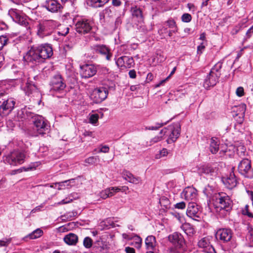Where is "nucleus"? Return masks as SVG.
I'll list each match as a JSON object with an SVG mask.
<instances>
[{
  "label": "nucleus",
  "instance_id": "nucleus-25",
  "mask_svg": "<svg viewBox=\"0 0 253 253\" xmlns=\"http://www.w3.org/2000/svg\"><path fill=\"white\" fill-rule=\"evenodd\" d=\"M146 249L148 250L154 251L157 245L155 237L152 235L148 236L145 241Z\"/></svg>",
  "mask_w": 253,
  "mask_h": 253
},
{
  "label": "nucleus",
  "instance_id": "nucleus-62",
  "mask_svg": "<svg viewBox=\"0 0 253 253\" xmlns=\"http://www.w3.org/2000/svg\"><path fill=\"white\" fill-rule=\"evenodd\" d=\"M129 76L130 78L134 79L136 78V72L134 70H130L128 73Z\"/></svg>",
  "mask_w": 253,
  "mask_h": 253
},
{
  "label": "nucleus",
  "instance_id": "nucleus-12",
  "mask_svg": "<svg viewBox=\"0 0 253 253\" xmlns=\"http://www.w3.org/2000/svg\"><path fill=\"white\" fill-rule=\"evenodd\" d=\"M23 59L27 62H31L33 64L42 62L36 46H32L23 56Z\"/></svg>",
  "mask_w": 253,
  "mask_h": 253
},
{
  "label": "nucleus",
  "instance_id": "nucleus-34",
  "mask_svg": "<svg viewBox=\"0 0 253 253\" xmlns=\"http://www.w3.org/2000/svg\"><path fill=\"white\" fill-rule=\"evenodd\" d=\"M5 161L9 165L15 166L16 165V152L13 151L8 155Z\"/></svg>",
  "mask_w": 253,
  "mask_h": 253
},
{
  "label": "nucleus",
  "instance_id": "nucleus-29",
  "mask_svg": "<svg viewBox=\"0 0 253 253\" xmlns=\"http://www.w3.org/2000/svg\"><path fill=\"white\" fill-rule=\"evenodd\" d=\"M219 142L217 138L212 137L210 140V151L212 154H216L219 150Z\"/></svg>",
  "mask_w": 253,
  "mask_h": 253
},
{
  "label": "nucleus",
  "instance_id": "nucleus-2",
  "mask_svg": "<svg viewBox=\"0 0 253 253\" xmlns=\"http://www.w3.org/2000/svg\"><path fill=\"white\" fill-rule=\"evenodd\" d=\"M59 25V23L55 20H43L37 26V35L42 38L49 36Z\"/></svg>",
  "mask_w": 253,
  "mask_h": 253
},
{
  "label": "nucleus",
  "instance_id": "nucleus-24",
  "mask_svg": "<svg viewBox=\"0 0 253 253\" xmlns=\"http://www.w3.org/2000/svg\"><path fill=\"white\" fill-rule=\"evenodd\" d=\"M121 188L119 187H112L102 191L100 193V196L103 199H106L108 197L113 196L115 193L120 191Z\"/></svg>",
  "mask_w": 253,
  "mask_h": 253
},
{
  "label": "nucleus",
  "instance_id": "nucleus-27",
  "mask_svg": "<svg viewBox=\"0 0 253 253\" xmlns=\"http://www.w3.org/2000/svg\"><path fill=\"white\" fill-rule=\"evenodd\" d=\"M110 0H88L87 4L93 8H98L103 7Z\"/></svg>",
  "mask_w": 253,
  "mask_h": 253
},
{
  "label": "nucleus",
  "instance_id": "nucleus-44",
  "mask_svg": "<svg viewBox=\"0 0 253 253\" xmlns=\"http://www.w3.org/2000/svg\"><path fill=\"white\" fill-rule=\"evenodd\" d=\"M73 198H71V196L70 195L69 196V197L62 200L61 201L57 203H55L54 206L70 203L73 201Z\"/></svg>",
  "mask_w": 253,
  "mask_h": 253
},
{
  "label": "nucleus",
  "instance_id": "nucleus-50",
  "mask_svg": "<svg viewBox=\"0 0 253 253\" xmlns=\"http://www.w3.org/2000/svg\"><path fill=\"white\" fill-rule=\"evenodd\" d=\"M192 16L189 13H184L181 16V20L184 22H189L191 21Z\"/></svg>",
  "mask_w": 253,
  "mask_h": 253
},
{
  "label": "nucleus",
  "instance_id": "nucleus-5",
  "mask_svg": "<svg viewBox=\"0 0 253 253\" xmlns=\"http://www.w3.org/2000/svg\"><path fill=\"white\" fill-rule=\"evenodd\" d=\"M111 238L110 235H102L94 243L92 251L95 253H107L110 245L109 239Z\"/></svg>",
  "mask_w": 253,
  "mask_h": 253
},
{
  "label": "nucleus",
  "instance_id": "nucleus-10",
  "mask_svg": "<svg viewBox=\"0 0 253 253\" xmlns=\"http://www.w3.org/2000/svg\"><path fill=\"white\" fill-rule=\"evenodd\" d=\"M186 214L188 216L196 221H200L201 219V207L196 202L192 201L188 205Z\"/></svg>",
  "mask_w": 253,
  "mask_h": 253
},
{
  "label": "nucleus",
  "instance_id": "nucleus-4",
  "mask_svg": "<svg viewBox=\"0 0 253 253\" xmlns=\"http://www.w3.org/2000/svg\"><path fill=\"white\" fill-rule=\"evenodd\" d=\"M180 126L176 123L162 129L160 132V134L167 135L168 137L167 142L168 144H170L176 141L180 135Z\"/></svg>",
  "mask_w": 253,
  "mask_h": 253
},
{
  "label": "nucleus",
  "instance_id": "nucleus-40",
  "mask_svg": "<svg viewBox=\"0 0 253 253\" xmlns=\"http://www.w3.org/2000/svg\"><path fill=\"white\" fill-rule=\"evenodd\" d=\"M83 244L85 248L89 249L92 246V240L89 237H86L84 240Z\"/></svg>",
  "mask_w": 253,
  "mask_h": 253
},
{
  "label": "nucleus",
  "instance_id": "nucleus-28",
  "mask_svg": "<svg viewBox=\"0 0 253 253\" xmlns=\"http://www.w3.org/2000/svg\"><path fill=\"white\" fill-rule=\"evenodd\" d=\"M64 241L69 245H75L78 242V237L76 234L70 233L64 237Z\"/></svg>",
  "mask_w": 253,
  "mask_h": 253
},
{
  "label": "nucleus",
  "instance_id": "nucleus-22",
  "mask_svg": "<svg viewBox=\"0 0 253 253\" xmlns=\"http://www.w3.org/2000/svg\"><path fill=\"white\" fill-rule=\"evenodd\" d=\"M130 11L134 19L140 23L143 21L144 16L142 8L137 6H132L131 8Z\"/></svg>",
  "mask_w": 253,
  "mask_h": 253
},
{
  "label": "nucleus",
  "instance_id": "nucleus-6",
  "mask_svg": "<svg viewBox=\"0 0 253 253\" xmlns=\"http://www.w3.org/2000/svg\"><path fill=\"white\" fill-rule=\"evenodd\" d=\"M238 170L241 175L245 177L250 178L253 177L252 162L248 159H243L240 162L238 166Z\"/></svg>",
  "mask_w": 253,
  "mask_h": 253
},
{
  "label": "nucleus",
  "instance_id": "nucleus-19",
  "mask_svg": "<svg viewBox=\"0 0 253 253\" xmlns=\"http://www.w3.org/2000/svg\"><path fill=\"white\" fill-rule=\"evenodd\" d=\"M44 7L51 12H57L62 8L61 4L57 0H46Z\"/></svg>",
  "mask_w": 253,
  "mask_h": 253
},
{
  "label": "nucleus",
  "instance_id": "nucleus-14",
  "mask_svg": "<svg viewBox=\"0 0 253 253\" xmlns=\"http://www.w3.org/2000/svg\"><path fill=\"white\" fill-rule=\"evenodd\" d=\"M15 101L13 98H8L6 100L2 101L0 105V116H6L14 109Z\"/></svg>",
  "mask_w": 253,
  "mask_h": 253
},
{
  "label": "nucleus",
  "instance_id": "nucleus-52",
  "mask_svg": "<svg viewBox=\"0 0 253 253\" xmlns=\"http://www.w3.org/2000/svg\"><path fill=\"white\" fill-rule=\"evenodd\" d=\"M7 41V39L6 37L4 36H0V50L6 44Z\"/></svg>",
  "mask_w": 253,
  "mask_h": 253
},
{
  "label": "nucleus",
  "instance_id": "nucleus-30",
  "mask_svg": "<svg viewBox=\"0 0 253 253\" xmlns=\"http://www.w3.org/2000/svg\"><path fill=\"white\" fill-rule=\"evenodd\" d=\"M123 177L125 179L127 180L129 182L134 184H138L141 181L140 177L134 176L132 173L128 171L126 172L124 174Z\"/></svg>",
  "mask_w": 253,
  "mask_h": 253
},
{
  "label": "nucleus",
  "instance_id": "nucleus-32",
  "mask_svg": "<svg viewBox=\"0 0 253 253\" xmlns=\"http://www.w3.org/2000/svg\"><path fill=\"white\" fill-rule=\"evenodd\" d=\"M184 232L189 236H191L195 233V230L193 226L189 223H184L181 226Z\"/></svg>",
  "mask_w": 253,
  "mask_h": 253
},
{
  "label": "nucleus",
  "instance_id": "nucleus-31",
  "mask_svg": "<svg viewBox=\"0 0 253 253\" xmlns=\"http://www.w3.org/2000/svg\"><path fill=\"white\" fill-rule=\"evenodd\" d=\"M185 246L172 245L168 248L167 253H184Z\"/></svg>",
  "mask_w": 253,
  "mask_h": 253
},
{
  "label": "nucleus",
  "instance_id": "nucleus-59",
  "mask_svg": "<svg viewBox=\"0 0 253 253\" xmlns=\"http://www.w3.org/2000/svg\"><path fill=\"white\" fill-rule=\"evenodd\" d=\"M185 207L186 204L184 202L177 203L174 205L175 208L181 210L185 209Z\"/></svg>",
  "mask_w": 253,
  "mask_h": 253
},
{
  "label": "nucleus",
  "instance_id": "nucleus-23",
  "mask_svg": "<svg viewBox=\"0 0 253 253\" xmlns=\"http://www.w3.org/2000/svg\"><path fill=\"white\" fill-rule=\"evenodd\" d=\"M212 240V237L211 236H207L202 238L198 242V247L202 249V252H204V251L208 250L211 248H212V246L211 244V240Z\"/></svg>",
  "mask_w": 253,
  "mask_h": 253
},
{
  "label": "nucleus",
  "instance_id": "nucleus-13",
  "mask_svg": "<svg viewBox=\"0 0 253 253\" xmlns=\"http://www.w3.org/2000/svg\"><path fill=\"white\" fill-rule=\"evenodd\" d=\"M76 31L81 34L88 33L92 29L90 21L85 19H82L77 21L76 24Z\"/></svg>",
  "mask_w": 253,
  "mask_h": 253
},
{
  "label": "nucleus",
  "instance_id": "nucleus-17",
  "mask_svg": "<svg viewBox=\"0 0 253 253\" xmlns=\"http://www.w3.org/2000/svg\"><path fill=\"white\" fill-rule=\"evenodd\" d=\"M169 241L172 245L185 246V241L183 236L177 232H174L168 236Z\"/></svg>",
  "mask_w": 253,
  "mask_h": 253
},
{
  "label": "nucleus",
  "instance_id": "nucleus-41",
  "mask_svg": "<svg viewBox=\"0 0 253 253\" xmlns=\"http://www.w3.org/2000/svg\"><path fill=\"white\" fill-rule=\"evenodd\" d=\"M16 120L14 119H9L6 123L7 127L11 130H14L15 126Z\"/></svg>",
  "mask_w": 253,
  "mask_h": 253
},
{
  "label": "nucleus",
  "instance_id": "nucleus-55",
  "mask_svg": "<svg viewBox=\"0 0 253 253\" xmlns=\"http://www.w3.org/2000/svg\"><path fill=\"white\" fill-rule=\"evenodd\" d=\"M236 95L239 97L243 96L244 95V89L243 87H238L236 91Z\"/></svg>",
  "mask_w": 253,
  "mask_h": 253
},
{
  "label": "nucleus",
  "instance_id": "nucleus-51",
  "mask_svg": "<svg viewBox=\"0 0 253 253\" xmlns=\"http://www.w3.org/2000/svg\"><path fill=\"white\" fill-rule=\"evenodd\" d=\"M243 214L244 215H248L249 217H251V222L253 221V214L252 213L250 212L249 211V206L246 205L245 209L243 210Z\"/></svg>",
  "mask_w": 253,
  "mask_h": 253
},
{
  "label": "nucleus",
  "instance_id": "nucleus-39",
  "mask_svg": "<svg viewBox=\"0 0 253 253\" xmlns=\"http://www.w3.org/2000/svg\"><path fill=\"white\" fill-rule=\"evenodd\" d=\"M172 118L170 119L169 120L167 121L164 123H157L154 126H148L146 127V129L148 130H157L158 128L161 127L163 126L166 125L168 123H169L170 121H171Z\"/></svg>",
  "mask_w": 253,
  "mask_h": 253
},
{
  "label": "nucleus",
  "instance_id": "nucleus-57",
  "mask_svg": "<svg viewBox=\"0 0 253 253\" xmlns=\"http://www.w3.org/2000/svg\"><path fill=\"white\" fill-rule=\"evenodd\" d=\"M175 70H176V67H174L172 71L171 72L170 75L165 80H163L162 81H161L158 84H157L156 85V87H159L161 85H162V84H163L164 83L166 82V81H167L170 77V76L172 75L173 74H174V73L175 72Z\"/></svg>",
  "mask_w": 253,
  "mask_h": 253
},
{
  "label": "nucleus",
  "instance_id": "nucleus-18",
  "mask_svg": "<svg viewBox=\"0 0 253 253\" xmlns=\"http://www.w3.org/2000/svg\"><path fill=\"white\" fill-rule=\"evenodd\" d=\"M93 50L96 52L105 56L107 60H110L112 54L110 49L105 45L96 44L93 46Z\"/></svg>",
  "mask_w": 253,
  "mask_h": 253
},
{
  "label": "nucleus",
  "instance_id": "nucleus-11",
  "mask_svg": "<svg viewBox=\"0 0 253 253\" xmlns=\"http://www.w3.org/2000/svg\"><path fill=\"white\" fill-rule=\"evenodd\" d=\"M108 93L106 88H95L90 95V98L94 103H100L107 98Z\"/></svg>",
  "mask_w": 253,
  "mask_h": 253
},
{
  "label": "nucleus",
  "instance_id": "nucleus-42",
  "mask_svg": "<svg viewBox=\"0 0 253 253\" xmlns=\"http://www.w3.org/2000/svg\"><path fill=\"white\" fill-rule=\"evenodd\" d=\"M164 25H165L167 27H168L170 29H178L177 26H176L175 22L172 19H170L164 23Z\"/></svg>",
  "mask_w": 253,
  "mask_h": 253
},
{
  "label": "nucleus",
  "instance_id": "nucleus-21",
  "mask_svg": "<svg viewBox=\"0 0 253 253\" xmlns=\"http://www.w3.org/2000/svg\"><path fill=\"white\" fill-rule=\"evenodd\" d=\"M197 196L196 190L192 187L186 188L182 193V196L186 200L195 201Z\"/></svg>",
  "mask_w": 253,
  "mask_h": 253
},
{
  "label": "nucleus",
  "instance_id": "nucleus-33",
  "mask_svg": "<svg viewBox=\"0 0 253 253\" xmlns=\"http://www.w3.org/2000/svg\"><path fill=\"white\" fill-rule=\"evenodd\" d=\"M198 172L201 174H207L213 172V169L209 165H202L198 168Z\"/></svg>",
  "mask_w": 253,
  "mask_h": 253
},
{
  "label": "nucleus",
  "instance_id": "nucleus-8",
  "mask_svg": "<svg viewBox=\"0 0 253 253\" xmlns=\"http://www.w3.org/2000/svg\"><path fill=\"white\" fill-rule=\"evenodd\" d=\"M34 125V129L36 131L35 135L39 134L43 135L46 133V131L48 130V125L44 120V118L41 116H38L35 117L33 121Z\"/></svg>",
  "mask_w": 253,
  "mask_h": 253
},
{
  "label": "nucleus",
  "instance_id": "nucleus-61",
  "mask_svg": "<svg viewBox=\"0 0 253 253\" xmlns=\"http://www.w3.org/2000/svg\"><path fill=\"white\" fill-rule=\"evenodd\" d=\"M122 3L121 0H112V4L116 7L120 6Z\"/></svg>",
  "mask_w": 253,
  "mask_h": 253
},
{
  "label": "nucleus",
  "instance_id": "nucleus-63",
  "mask_svg": "<svg viewBox=\"0 0 253 253\" xmlns=\"http://www.w3.org/2000/svg\"><path fill=\"white\" fill-rule=\"evenodd\" d=\"M125 251L126 253H135V250L133 248L129 247L126 248Z\"/></svg>",
  "mask_w": 253,
  "mask_h": 253
},
{
  "label": "nucleus",
  "instance_id": "nucleus-49",
  "mask_svg": "<svg viewBox=\"0 0 253 253\" xmlns=\"http://www.w3.org/2000/svg\"><path fill=\"white\" fill-rule=\"evenodd\" d=\"M117 65L121 68H125L124 56L119 57L116 61Z\"/></svg>",
  "mask_w": 253,
  "mask_h": 253
},
{
  "label": "nucleus",
  "instance_id": "nucleus-60",
  "mask_svg": "<svg viewBox=\"0 0 253 253\" xmlns=\"http://www.w3.org/2000/svg\"><path fill=\"white\" fill-rule=\"evenodd\" d=\"M44 204L42 203L41 205H40V206L36 207L35 208H34V209H33L31 211V213H34L37 211H40L41 210V209L44 207Z\"/></svg>",
  "mask_w": 253,
  "mask_h": 253
},
{
  "label": "nucleus",
  "instance_id": "nucleus-58",
  "mask_svg": "<svg viewBox=\"0 0 253 253\" xmlns=\"http://www.w3.org/2000/svg\"><path fill=\"white\" fill-rule=\"evenodd\" d=\"M135 247L139 249L141 246L142 239L139 236H136L135 238Z\"/></svg>",
  "mask_w": 253,
  "mask_h": 253
},
{
  "label": "nucleus",
  "instance_id": "nucleus-15",
  "mask_svg": "<svg viewBox=\"0 0 253 253\" xmlns=\"http://www.w3.org/2000/svg\"><path fill=\"white\" fill-rule=\"evenodd\" d=\"M38 52H39L40 56L42 62L47 58L50 57L53 54V50L51 46L49 44H45L36 46Z\"/></svg>",
  "mask_w": 253,
  "mask_h": 253
},
{
  "label": "nucleus",
  "instance_id": "nucleus-7",
  "mask_svg": "<svg viewBox=\"0 0 253 253\" xmlns=\"http://www.w3.org/2000/svg\"><path fill=\"white\" fill-rule=\"evenodd\" d=\"M221 68V65L211 69L210 73L205 80L203 85L206 89H209L211 86L215 85L218 82L219 77V69Z\"/></svg>",
  "mask_w": 253,
  "mask_h": 253
},
{
  "label": "nucleus",
  "instance_id": "nucleus-64",
  "mask_svg": "<svg viewBox=\"0 0 253 253\" xmlns=\"http://www.w3.org/2000/svg\"><path fill=\"white\" fill-rule=\"evenodd\" d=\"M252 33H253V25L248 30L246 33V35L248 38H250Z\"/></svg>",
  "mask_w": 253,
  "mask_h": 253
},
{
  "label": "nucleus",
  "instance_id": "nucleus-16",
  "mask_svg": "<svg viewBox=\"0 0 253 253\" xmlns=\"http://www.w3.org/2000/svg\"><path fill=\"white\" fill-rule=\"evenodd\" d=\"M96 68L93 65L85 64L81 67V75L82 78H88L96 73Z\"/></svg>",
  "mask_w": 253,
  "mask_h": 253
},
{
  "label": "nucleus",
  "instance_id": "nucleus-48",
  "mask_svg": "<svg viewBox=\"0 0 253 253\" xmlns=\"http://www.w3.org/2000/svg\"><path fill=\"white\" fill-rule=\"evenodd\" d=\"M168 154V151L167 149L163 148L161 150L159 154L156 155L155 158L156 159H160L162 157L166 156Z\"/></svg>",
  "mask_w": 253,
  "mask_h": 253
},
{
  "label": "nucleus",
  "instance_id": "nucleus-54",
  "mask_svg": "<svg viewBox=\"0 0 253 253\" xmlns=\"http://www.w3.org/2000/svg\"><path fill=\"white\" fill-rule=\"evenodd\" d=\"M8 15L14 21L16 18V9L13 8L10 9L8 11Z\"/></svg>",
  "mask_w": 253,
  "mask_h": 253
},
{
  "label": "nucleus",
  "instance_id": "nucleus-1",
  "mask_svg": "<svg viewBox=\"0 0 253 253\" xmlns=\"http://www.w3.org/2000/svg\"><path fill=\"white\" fill-rule=\"evenodd\" d=\"M232 231L229 229H220L216 232V238L223 244L224 250L230 251L236 248L237 244L232 238Z\"/></svg>",
  "mask_w": 253,
  "mask_h": 253
},
{
  "label": "nucleus",
  "instance_id": "nucleus-53",
  "mask_svg": "<svg viewBox=\"0 0 253 253\" xmlns=\"http://www.w3.org/2000/svg\"><path fill=\"white\" fill-rule=\"evenodd\" d=\"M168 32L167 27L164 24L158 30V33L161 36H164L165 34L168 33Z\"/></svg>",
  "mask_w": 253,
  "mask_h": 253
},
{
  "label": "nucleus",
  "instance_id": "nucleus-37",
  "mask_svg": "<svg viewBox=\"0 0 253 253\" xmlns=\"http://www.w3.org/2000/svg\"><path fill=\"white\" fill-rule=\"evenodd\" d=\"M42 234V230L38 228L34 230L31 234H29L28 237L31 239H35L40 237Z\"/></svg>",
  "mask_w": 253,
  "mask_h": 253
},
{
  "label": "nucleus",
  "instance_id": "nucleus-26",
  "mask_svg": "<svg viewBox=\"0 0 253 253\" xmlns=\"http://www.w3.org/2000/svg\"><path fill=\"white\" fill-rule=\"evenodd\" d=\"M115 9L111 6L106 7L99 14L100 18H112L115 15Z\"/></svg>",
  "mask_w": 253,
  "mask_h": 253
},
{
  "label": "nucleus",
  "instance_id": "nucleus-3",
  "mask_svg": "<svg viewBox=\"0 0 253 253\" xmlns=\"http://www.w3.org/2000/svg\"><path fill=\"white\" fill-rule=\"evenodd\" d=\"M215 203L217 210L228 213L232 208L233 202L231 198L226 193H218L215 196Z\"/></svg>",
  "mask_w": 253,
  "mask_h": 253
},
{
  "label": "nucleus",
  "instance_id": "nucleus-43",
  "mask_svg": "<svg viewBox=\"0 0 253 253\" xmlns=\"http://www.w3.org/2000/svg\"><path fill=\"white\" fill-rule=\"evenodd\" d=\"M17 23H18L21 25H26L27 23L26 19L23 16H21L17 12Z\"/></svg>",
  "mask_w": 253,
  "mask_h": 253
},
{
  "label": "nucleus",
  "instance_id": "nucleus-45",
  "mask_svg": "<svg viewBox=\"0 0 253 253\" xmlns=\"http://www.w3.org/2000/svg\"><path fill=\"white\" fill-rule=\"evenodd\" d=\"M99 161V157L98 156L96 157H90L87 159H85V162L89 164H94L95 163H96L97 161Z\"/></svg>",
  "mask_w": 253,
  "mask_h": 253
},
{
  "label": "nucleus",
  "instance_id": "nucleus-20",
  "mask_svg": "<svg viewBox=\"0 0 253 253\" xmlns=\"http://www.w3.org/2000/svg\"><path fill=\"white\" fill-rule=\"evenodd\" d=\"M222 182L228 189H232L236 186L238 181L234 172H231L226 178H223Z\"/></svg>",
  "mask_w": 253,
  "mask_h": 253
},
{
  "label": "nucleus",
  "instance_id": "nucleus-38",
  "mask_svg": "<svg viewBox=\"0 0 253 253\" xmlns=\"http://www.w3.org/2000/svg\"><path fill=\"white\" fill-rule=\"evenodd\" d=\"M26 154L25 151L17 152V163L22 164L26 158Z\"/></svg>",
  "mask_w": 253,
  "mask_h": 253
},
{
  "label": "nucleus",
  "instance_id": "nucleus-46",
  "mask_svg": "<svg viewBox=\"0 0 253 253\" xmlns=\"http://www.w3.org/2000/svg\"><path fill=\"white\" fill-rule=\"evenodd\" d=\"M161 136H156L151 139V140L149 142V145L151 146L152 145H153L154 144L157 143L161 140H162L163 139V134H161Z\"/></svg>",
  "mask_w": 253,
  "mask_h": 253
},
{
  "label": "nucleus",
  "instance_id": "nucleus-56",
  "mask_svg": "<svg viewBox=\"0 0 253 253\" xmlns=\"http://www.w3.org/2000/svg\"><path fill=\"white\" fill-rule=\"evenodd\" d=\"M110 148L107 145L100 146V149L98 150V153H106L109 152Z\"/></svg>",
  "mask_w": 253,
  "mask_h": 253
},
{
  "label": "nucleus",
  "instance_id": "nucleus-9",
  "mask_svg": "<svg viewBox=\"0 0 253 253\" xmlns=\"http://www.w3.org/2000/svg\"><path fill=\"white\" fill-rule=\"evenodd\" d=\"M49 85L51 91L57 92L63 90L66 86L64 79L60 74L55 75L52 77Z\"/></svg>",
  "mask_w": 253,
  "mask_h": 253
},
{
  "label": "nucleus",
  "instance_id": "nucleus-35",
  "mask_svg": "<svg viewBox=\"0 0 253 253\" xmlns=\"http://www.w3.org/2000/svg\"><path fill=\"white\" fill-rule=\"evenodd\" d=\"M74 179H71L67 180H65L64 181H62L60 182H59L57 183V184L59 186V187L58 188V189H62L66 187L69 188H70L72 185H71V183H74Z\"/></svg>",
  "mask_w": 253,
  "mask_h": 253
},
{
  "label": "nucleus",
  "instance_id": "nucleus-36",
  "mask_svg": "<svg viewBox=\"0 0 253 253\" xmlns=\"http://www.w3.org/2000/svg\"><path fill=\"white\" fill-rule=\"evenodd\" d=\"M124 63L125 68H130L134 66V61L132 57L124 56Z\"/></svg>",
  "mask_w": 253,
  "mask_h": 253
},
{
  "label": "nucleus",
  "instance_id": "nucleus-47",
  "mask_svg": "<svg viewBox=\"0 0 253 253\" xmlns=\"http://www.w3.org/2000/svg\"><path fill=\"white\" fill-rule=\"evenodd\" d=\"M99 119V115L97 114H93L90 115L89 117V123L92 124L96 123Z\"/></svg>",
  "mask_w": 253,
  "mask_h": 253
}]
</instances>
